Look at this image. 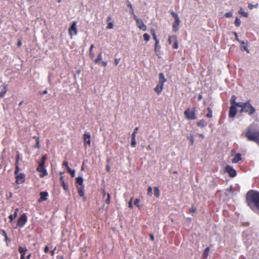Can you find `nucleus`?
<instances>
[{
    "instance_id": "nucleus-52",
    "label": "nucleus",
    "mask_w": 259,
    "mask_h": 259,
    "mask_svg": "<svg viewBox=\"0 0 259 259\" xmlns=\"http://www.w3.org/2000/svg\"><path fill=\"white\" fill-rule=\"evenodd\" d=\"M120 61V58H116L114 60V63L116 65H117Z\"/></svg>"
},
{
    "instance_id": "nucleus-37",
    "label": "nucleus",
    "mask_w": 259,
    "mask_h": 259,
    "mask_svg": "<svg viewBox=\"0 0 259 259\" xmlns=\"http://www.w3.org/2000/svg\"><path fill=\"white\" fill-rule=\"evenodd\" d=\"M143 38L145 41H148L150 39V36L148 33H145L143 35Z\"/></svg>"
},
{
    "instance_id": "nucleus-35",
    "label": "nucleus",
    "mask_w": 259,
    "mask_h": 259,
    "mask_svg": "<svg viewBox=\"0 0 259 259\" xmlns=\"http://www.w3.org/2000/svg\"><path fill=\"white\" fill-rule=\"evenodd\" d=\"M258 7V4H256L255 5H253L252 4H248V8L250 9V10H252L253 8H257Z\"/></svg>"
},
{
    "instance_id": "nucleus-40",
    "label": "nucleus",
    "mask_w": 259,
    "mask_h": 259,
    "mask_svg": "<svg viewBox=\"0 0 259 259\" xmlns=\"http://www.w3.org/2000/svg\"><path fill=\"white\" fill-rule=\"evenodd\" d=\"M110 201V195L109 193L107 194V199L105 200V202L107 204H109Z\"/></svg>"
},
{
    "instance_id": "nucleus-30",
    "label": "nucleus",
    "mask_w": 259,
    "mask_h": 259,
    "mask_svg": "<svg viewBox=\"0 0 259 259\" xmlns=\"http://www.w3.org/2000/svg\"><path fill=\"white\" fill-rule=\"evenodd\" d=\"M136 145V138H135V135H133V137H132L131 146L132 147H135Z\"/></svg>"
},
{
    "instance_id": "nucleus-48",
    "label": "nucleus",
    "mask_w": 259,
    "mask_h": 259,
    "mask_svg": "<svg viewBox=\"0 0 259 259\" xmlns=\"http://www.w3.org/2000/svg\"><path fill=\"white\" fill-rule=\"evenodd\" d=\"M36 144L35 147L37 148H39V141L38 138H36Z\"/></svg>"
},
{
    "instance_id": "nucleus-41",
    "label": "nucleus",
    "mask_w": 259,
    "mask_h": 259,
    "mask_svg": "<svg viewBox=\"0 0 259 259\" xmlns=\"http://www.w3.org/2000/svg\"><path fill=\"white\" fill-rule=\"evenodd\" d=\"M147 193L149 196L152 195V188L151 187H148Z\"/></svg>"
},
{
    "instance_id": "nucleus-47",
    "label": "nucleus",
    "mask_w": 259,
    "mask_h": 259,
    "mask_svg": "<svg viewBox=\"0 0 259 259\" xmlns=\"http://www.w3.org/2000/svg\"><path fill=\"white\" fill-rule=\"evenodd\" d=\"M46 159H47L46 156V155L44 156L41 158V162H40V163H42V164L45 165V162Z\"/></svg>"
},
{
    "instance_id": "nucleus-46",
    "label": "nucleus",
    "mask_w": 259,
    "mask_h": 259,
    "mask_svg": "<svg viewBox=\"0 0 259 259\" xmlns=\"http://www.w3.org/2000/svg\"><path fill=\"white\" fill-rule=\"evenodd\" d=\"M138 130H139V128L138 127H137L135 128L134 131L132 135V137H133V135H135V138H136V134L138 132Z\"/></svg>"
},
{
    "instance_id": "nucleus-15",
    "label": "nucleus",
    "mask_w": 259,
    "mask_h": 259,
    "mask_svg": "<svg viewBox=\"0 0 259 259\" xmlns=\"http://www.w3.org/2000/svg\"><path fill=\"white\" fill-rule=\"evenodd\" d=\"M19 252L21 254V257L20 259H24V257H25V253L26 251L27 250V248L26 247H22L21 246H19L18 248Z\"/></svg>"
},
{
    "instance_id": "nucleus-50",
    "label": "nucleus",
    "mask_w": 259,
    "mask_h": 259,
    "mask_svg": "<svg viewBox=\"0 0 259 259\" xmlns=\"http://www.w3.org/2000/svg\"><path fill=\"white\" fill-rule=\"evenodd\" d=\"M126 4L127 7H130V8H133L132 4L128 0H126Z\"/></svg>"
},
{
    "instance_id": "nucleus-25",
    "label": "nucleus",
    "mask_w": 259,
    "mask_h": 259,
    "mask_svg": "<svg viewBox=\"0 0 259 259\" xmlns=\"http://www.w3.org/2000/svg\"><path fill=\"white\" fill-rule=\"evenodd\" d=\"M102 52L100 53L97 57V58L95 60L94 62L96 64H99V62L102 60Z\"/></svg>"
},
{
    "instance_id": "nucleus-54",
    "label": "nucleus",
    "mask_w": 259,
    "mask_h": 259,
    "mask_svg": "<svg viewBox=\"0 0 259 259\" xmlns=\"http://www.w3.org/2000/svg\"><path fill=\"white\" fill-rule=\"evenodd\" d=\"M152 36H153V37L154 39L155 40V41H156V40H158L157 38V37H156V35L155 31H153V33L152 34Z\"/></svg>"
},
{
    "instance_id": "nucleus-24",
    "label": "nucleus",
    "mask_w": 259,
    "mask_h": 259,
    "mask_svg": "<svg viewBox=\"0 0 259 259\" xmlns=\"http://www.w3.org/2000/svg\"><path fill=\"white\" fill-rule=\"evenodd\" d=\"M60 182H61V185L62 186L63 189L65 190H68V187L67 185H66L65 184V183L64 180H63V177L62 176H61L60 177Z\"/></svg>"
},
{
    "instance_id": "nucleus-28",
    "label": "nucleus",
    "mask_w": 259,
    "mask_h": 259,
    "mask_svg": "<svg viewBox=\"0 0 259 259\" xmlns=\"http://www.w3.org/2000/svg\"><path fill=\"white\" fill-rule=\"evenodd\" d=\"M236 99V97L235 95H233L231 97V99H230V103L231 104V106H234V104L236 102V101H235Z\"/></svg>"
},
{
    "instance_id": "nucleus-64",
    "label": "nucleus",
    "mask_w": 259,
    "mask_h": 259,
    "mask_svg": "<svg viewBox=\"0 0 259 259\" xmlns=\"http://www.w3.org/2000/svg\"><path fill=\"white\" fill-rule=\"evenodd\" d=\"M22 45V42L20 40L18 41V43H17V46L20 47H21Z\"/></svg>"
},
{
    "instance_id": "nucleus-26",
    "label": "nucleus",
    "mask_w": 259,
    "mask_h": 259,
    "mask_svg": "<svg viewBox=\"0 0 259 259\" xmlns=\"http://www.w3.org/2000/svg\"><path fill=\"white\" fill-rule=\"evenodd\" d=\"M20 170L19 167V161H16L15 163V174L16 175L18 174L19 171Z\"/></svg>"
},
{
    "instance_id": "nucleus-7",
    "label": "nucleus",
    "mask_w": 259,
    "mask_h": 259,
    "mask_svg": "<svg viewBox=\"0 0 259 259\" xmlns=\"http://www.w3.org/2000/svg\"><path fill=\"white\" fill-rule=\"evenodd\" d=\"M37 170L38 171L40 172L39 175L40 177L42 178L45 176H47L48 173L47 169L45 167V165L42 164V163H39Z\"/></svg>"
},
{
    "instance_id": "nucleus-4",
    "label": "nucleus",
    "mask_w": 259,
    "mask_h": 259,
    "mask_svg": "<svg viewBox=\"0 0 259 259\" xmlns=\"http://www.w3.org/2000/svg\"><path fill=\"white\" fill-rule=\"evenodd\" d=\"M196 109L195 108H193L191 110L189 108H187L184 111V115L185 117L189 120H194L197 118V117L195 115Z\"/></svg>"
},
{
    "instance_id": "nucleus-20",
    "label": "nucleus",
    "mask_w": 259,
    "mask_h": 259,
    "mask_svg": "<svg viewBox=\"0 0 259 259\" xmlns=\"http://www.w3.org/2000/svg\"><path fill=\"white\" fill-rule=\"evenodd\" d=\"M7 90L5 85H2L0 87V97L2 98L6 93Z\"/></svg>"
},
{
    "instance_id": "nucleus-16",
    "label": "nucleus",
    "mask_w": 259,
    "mask_h": 259,
    "mask_svg": "<svg viewBox=\"0 0 259 259\" xmlns=\"http://www.w3.org/2000/svg\"><path fill=\"white\" fill-rule=\"evenodd\" d=\"M180 23V20L179 19L175 20V21L172 23V30L175 32H177L178 29L179 27L178 26L179 25V24Z\"/></svg>"
},
{
    "instance_id": "nucleus-45",
    "label": "nucleus",
    "mask_w": 259,
    "mask_h": 259,
    "mask_svg": "<svg viewBox=\"0 0 259 259\" xmlns=\"http://www.w3.org/2000/svg\"><path fill=\"white\" fill-rule=\"evenodd\" d=\"M158 44H159V40H156V41H155V51H156L157 49H159L160 48V46L158 45Z\"/></svg>"
},
{
    "instance_id": "nucleus-2",
    "label": "nucleus",
    "mask_w": 259,
    "mask_h": 259,
    "mask_svg": "<svg viewBox=\"0 0 259 259\" xmlns=\"http://www.w3.org/2000/svg\"><path fill=\"white\" fill-rule=\"evenodd\" d=\"M245 137L248 141H253L259 146V130L248 126L245 133Z\"/></svg>"
},
{
    "instance_id": "nucleus-29",
    "label": "nucleus",
    "mask_w": 259,
    "mask_h": 259,
    "mask_svg": "<svg viewBox=\"0 0 259 259\" xmlns=\"http://www.w3.org/2000/svg\"><path fill=\"white\" fill-rule=\"evenodd\" d=\"M207 110L208 111V113L206 114V117L208 118H211L212 116V111L210 107L207 108Z\"/></svg>"
},
{
    "instance_id": "nucleus-59",
    "label": "nucleus",
    "mask_w": 259,
    "mask_h": 259,
    "mask_svg": "<svg viewBox=\"0 0 259 259\" xmlns=\"http://www.w3.org/2000/svg\"><path fill=\"white\" fill-rule=\"evenodd\" d=\"M3 234L4 236H5V239H7L8 236H7L6 232L5 231H3Z\"/></svg>"
},
{
    "instance_id": "nucleus-34",
    "label": "nucleus",
    "mask_w": 259,
    "mask_h": 259,
    "mask_svg": "<svg viewBox=\"0 0 259 259\" xmlns=\"http://www.w3.org/2000/svg\"><path fill=\"white\" fill-rule=\"evenodd\" d=\"M245 103L243 102H235L234 104V106L236 108V107H240L242 108V106H243Z\"/></svg>"
},
{
    "instance_id": "nucleus-8",
    "label": "nucleus",
    "mask_w": 259,
    "mask_h": 259,
    "mask_svg": "<svg viewBox=\"0 0 259 259\" xmlns=\"http://www.w3.org/2000/svg\"><path fill=\"white\" fill-rule=\"evenodd\" d=\"M225 171L228 173L231 177H234L236 176V171L232 166L229 165L226 166Z\"/></svg>"
},
{
    "instance_id": "nucleus-33",
    "label": "nucleus",
    "mask_w": 259,
    "mask_h": 259,
    "mask_svg": "<svg viewBox=\"0 0 259 259\" xmlns=\"http://www.w3.org/2000/svg\"><path fill=\"white\" fill-rule=\"evenodd\" d=\"M177 37L175 36H170L168 39V42L169 44H171L172 41H175Z\"/></svg>"
},
{
    "instance_id": "nucleus-55",
    "label": "nucleus",
    "mask_w": 259,
    "mask_h": 259,
    "mask_svg": "<svg viewBox=\"0 0 259 259\" xmlns=\"http://www.w3.org/2000/svg\"><path fill=\"white\" fill-rule=\"evenodd\" d=\"M49 248L48 246H46L44 248V252L47 253L48 252Z\"/></svg>"
},
{
    "instance_id": "nucleus-9",
    "label": "nucleus",
    "mask_w": 259,
    "mask_h": 259,
    "mask_svg": "<svg viewBox=\"0 0 259 259\" xmlns=\"http://www.w3.org/2000/svg\"><path fill=\"white\" fill-rule=\"evenodd\" d=\"M72 32H73L74 35H76L77 33L76 22L75 21H73L72 22L71 26L69 29V33L71 36L72 35Z\"/></svg>"
},
{
    "instance_id": "nucleus-61",
    "label": "nucleus",
    "mask_w": 259,
    "mask_h": 259,
    "mask_svg": "<svg viewBox=\"0 0 259 259\" xmlns=\"http://www.w3.org/2000/svg\"><path fill=\"white\" fill-rule=\"evenodd\" d=\"M9 219L11 220V221H12L15 218H14V215L11 214L9 216Z\"/></svg>"
},
{
    "instance_id": "nucleus-51",
    "label": "nucleus",
    "mask_w": 259,
    "mask_h": 259,
    "mask_svg": "<svg viewBox=\"0 0 259 259\" xmlns=\"http://www.w3.org/2000/svg\"><path fill=\"white\" fill-rule=\"evenodd\" d=\"M225 16L227 18H229V17H232V13L231 12H227L225 14Z\"/></svg>"
},
{
    "instance_id": "nucleus-18",
    "label": "nucleus",
    "mask_w": 259,
    "mask_h": 259,
    "mask_svg": "<svg viewBox=\"0 0 259 259\" xmlns=\"http://www.w3.org/2000/svg\"><path fill=\"white\" fill-rule=\"evenodd\" d=\"M163 86L164 85L163 84H160L158 83V84L156 86V87L154 89V91L157 94L159 95L161 93V92L163 90Z\"/></svg>"
},
{
    "instance_id": "nucleus-17",
    "label": "nucleus",
    "mask_w": 259,
    "mask_h": 259,
    "mask_svg": "<svg viewBox=\"0 0 259 259\" xmlns=\"http://www.w3.org/2000/svg\"><path fill=\"white\" fill-rule=\"evenodd\" d=\"M159 76V81L158 83L160 84H163L164 85V83L166 81V79L164 77V75L163 73H160L158 75Z\"/></svg>"
},
{
    "instance_id": "nucleus-63",
    "label": "nucleus",
    "mask_w": 259,
    "mask_h": 259,
    "mask_svg": "<svg viewBox=\"0 0 259 259\" xmlns=\"http://www.w3.org/2000/svg\"><path fill=\"white\" fill-rule=\"evenodd\" d=\"M243 49H244V50L245 51H246L247 53H249V50H248V49H247V47H246V46H244V47H243Z\"/></svg>"
},
{
    "instance_id": "nucleus-3",
    "label": "nucleus",
    "mask_w": 259,
    "mask_h": 259,
    "mask_svg": "<svg viewBox=\"0 0 259 259\" xmlns=\"http://www.w3.org/2000/svg\"><path fill=\"white\" fill-rule=\"evenodd\" d=\"M241 113L246 112L248 113V115L251 116L255 112V108L251 105L249 102H245L242 106V108L240 110Z\"/></svg>"
},
{
    "instance_id": "nucleus-39",
    "label": "nucleus",
    "mask_w": 259,
    "mask_h": 259,
    "mask_svg": "<svg viewBox=\"0 0 259 259\" xmlns=\"http://www.w3.org/2000/svg\"><path fill=\"white\" fill-rule=\"evenodd\" d=\"M239 13L243 16L247 17L248 16V13L243 11L242 9H241L239 11Z\"/></svg>"
},
{
    "instance_id": "nucleus-38",
    "label": "nucleus",
    "mask_w": 259,
    "mask_h": 259,
    "mask_svg": "<svg viewBox=\"0 0 259 259\" xmlns=\"http://www.w3.org/2000/svg\"><path fill=\"white\" fill-rule=\"evenodd\" d=\"M241 24V21L239 19H238L237 17L236 18L235 20V24L236 26L238 27L240 26Z\"/></svg>"
},
{
    "instance_id": "nucleus-32",
    "label": "nucleus",
    "mask_w": 259,
    "mask_h": 259,
    "mask_svg": "<svg viewBox=\"0 0 259 259\" xmlns=\"http://www.w3.org/2000/svg\"><path fill=\"white\" fill-rule=\"evenodd\" d=\"M209 247H207L203 252V256L204 257H206L208 254L209 251Z\"/></svg>"
},
{
    "instance_id": "nucleus-19",
    "label": "nucleus",
    "mask_w": 259,
    "mask_h": 259,
    "mask_svg": "<svg viewBox=\"0 0 259 259\" xmlns=\"http://www.w3.org/2000/svg\"><path fill=\"white\" fill-rule=\"evenodd\" d=\"M241 160V155L240 153H237L235 155L233 159H232V162L234 163H238Z\"/></svg>"
},
{
    "instance_id": "nucleus-53",
    "label": "nucleus",
    "mask_w": 259,
    "mask_h": 259,
    "mask_svg": "<svg viewBox=\"0 0 259 259\" xmlns=\"http://www.w3.org/2000/svg\"><path fill=\"white\" fill-rule=\"evenodd\" d=\"M128 206L130 207V208H133V202H132V198L131 199V200L129 201L128 202Z\"/></svg>"
},
{
    "instance_id": "nucleus-57",
    "label": "nucleus",
    "mask_w": 259,
    "mask_h": 259,
    "mask_svg": "<svg viewBox=\"0 0 259 259\" xmlns=\"http://www.w3.org/2000/svg\"><path fill=\"white\" fill-rule=\"evenodd\" d=\"M18 211V208H16L15 209V212L14 213V218H16L17 217V211Z\"/></svg>"
},
{
    "instance_id": "nucleus-31",
    "label": "nucleus",
    "mask_w": 259,
    "mask_h": 259,
    "mask_svg": "<svg viewBox=\"0 0 259 259\" xmlns=\"http://www.w3.org/2000/svg\"><path fill=\"white\" fill-rule=\"evenodd\" d=\"M94 45H92L91 46V47H90V48L89 55H90V57H91V58H93L94 57V53H93V51H92V50H93V49L94 48Z\"/></svg>"
},
{
    "instance_id": "nucleus-56",
    "label": "nucleus",
    "mask_w": 259,
    "mask_h": 259,
    "mask_svg": "<svg viewBox=\"0 0 259 259\" xmlns=\"http://www.w3.org/2000/svg\"><path fill=\"white\" fill-rule=\"evenodd\" d=\"M19 160H20L19 153V152H18L17 156H16V161H19Z\"/></svg>"
},
{
    "instance_id": "nucleus-5",
    "label": "nucleus",
    "mask_w": 259,
    "mask_h": 259,
    "mask_svg": "<svg viewBox=\"0 0 259 259\" xmlns=\"http://www.w3.org/2000/svg\"><path fill=\"white\" fill-rule=\"evenodd\" d=\"M27 220V216L25 213H23L18 219L17 222V226L19 227L22 228L26 224Z\"/></svg>"
},
{
    "instance_id": "nucleus-44",
    "label": "nucleus",
    "mask_w": 259,
    "mask_h": 259,
    "mask_svg": "<svg viewBox=\"0 0 259 259\" xmlns=\"http://www.w3.org/2000/svg\"><path fill=\"white\" fill-rule=\"evenodd\" d=\"M172 47L175 49H177L178 48V43L177 38L174 41V44Z\"/></svg>"
},
{
    "instance_id": "nucleus-6",
    "label": "nucleus",
    "mask_w": 259,
    "mask_h": 259,
    "mask_svg": "<svg viewBox=\"0 0 259 259\" xmlns=\"http://www.w3.org/2000/svg\"><path fill=\"white\" fill-rule=\"evenodd\" d=\"M83 142L85 145L91 146V134L90 132L85 131L83 135Z\"/></svg>"
},
{
    "instance_id": "nucleus-12",
    "label": "nucleus",
    "mask_w": 259,
    "mask_h": 259,
    "mask_svg": "<svg viewBox=\"0 0 259 259\" xmlns=\"http://www.w3.org/2000/svg\"><path fill=\"white\" fill-rule=\"evenodd\" d=\"M236 113L237 110L235 106H231L229 109V117L231 118H234L236 116Z\"/></svg>"
},
{
    "instance_id": "nucleus-49",
    "label": "nucleus",
    "mask_w": 259,
    "mask_h": 259,
    "mask_svg": "<svg viewBox=\"0 0 259 259\" xmlns=\"http://www.w3.org/2000/svg\"><path fill=\"white\" fill-rule=\"evenodd\" d=\"M113 24L112 23L110 22L108 24L107 28L112 29V28H113Z\"/></svg>"
},
{
    "instance_id": "nucleus-43",
    "label": "nucleus",
    "mask_w": 259,
    "mask_h": 259,
    "mask_svg": "<svg viewBox=\"0 0 259 259\" xmlns=\"http://www.w3.org/2000/svg\"><path fill=\"white\" fill-rule=\"evenodd\" d=\"M139 202L140 200L139 199H136L134 201V204L139 208L140 207L139 205Z\"/></svg>"
},
{
    "instance_id": "nucleus-11",
    "label": "nucleus",
    "mask_w": 259,
    "mask_h": 259,
    "mask_svg": "<svg viewBox=\"0 0 259 259\" xmlns=\"http://www.w3.org/2000/svg\"><path fill=\"white\" fill-rule=\"evenodd\" d=\"M137 26L138 28H139L140 29L146 31L147 30V26L146 25L143 23L142 19H137Z\"/></svg>"
},
{
    "instance_id": "nucleus-21",
    "label": "nucleus",
    "mask_w": 259,
    "mask_h": 259,
    "mask_svg": "<svg viewBox=\"0 0 259 259\" xmlns=\"http://www.w3.org/2000/svg\"><path fill=\"white\" fill-rule=\"evenodd\" d=\"M83 182V180L82 176H79L76 178V183L78 184V186H84Z\"/></svg>"
},
{
    "instance_id": "nucleus-23",
    "label": "nucleus",
    "mask_w": 259,
    "mask_h": 259,
    "mask_svg": "<svg viewBox=\"0 0 259 259\" xmlns=\"http://www.w3.org/2000/svg\"><path fill=\"white\" fill-rule=\"evenodd\" d=\"M207 125V122L204 120L202 119L197 122V126L199 127H205Z\"/></svg>"
},
{
    "instance_id": "nucleus-27",
    "label": "nucleus",
    "mask_w": 259,
    "mask_h": 259,
    "mask_svg": "<svg viewBox=\"0 0 259 259\" xmlns=\"http://www.w3.org/2000/svg\"><path fill=\"white\" fill-rule=\"evenodd\" d=\"M154 194L157 198H158L159 196L160 192L158 187H155Z\"/></svg>"
},
{
    "instance_id": "nucleus-22",
    "label": "nucleus",
    "mask_w": 259,
    "mask_h": 259,
    "mask_svg": "<svg viewBox=\"0 0 259 259\" xmlns=\"http://www.w3.org/2000/svg\"><path fill=\"white\" fill-rule=\"evenodd\" d=\"M77 187L79 195L80 197H83L84 195V186H77Z\"/></svg>"
},
{
    "instance_id": "nucleus-62",
    "label": "nucleus",
    "mask_w": 259,
    "mask_h": 259,
    "mask_svg": "<svg viewBox=\"0 0 259 259\" xmlns=\"http://www.w3.org/2000/svg\"><path fill=\"white\" fill-rule=\"evenodd\" d=\"M110 166L109 165H107L106 166V170L108 171V172H109L110 171Z\"/></svg>"
},
{
    "instance_id": "nucleus-14",
    "label": "nucleus",
    "mask_w": 259,
    "mask_h": 259,
    "mask_svg": "<svg viewBox=\"0 0 259 259\" xmlns=\"http://www.w3.org/2000/svg\"><path fill=\"white\" fill-rule=\"evenodd\" d=\"M48 196V193L46 191L41 192L40 193V198L38 199L39 202L46 200Z\"/></svg>"
},
{
    "instance_id": "nucleus-60",
    "label": "nucleus",
    "mask_w": 259,
    "mask_h": 259,
    "mask_svg": "<svg viewBox=\"0 0 259 259\" xmlns=\"http://www.w3.org/2000/svg\"><path fill=\"white\" fill-rule=\"evenodd\" d=\"M101 63L104 67H106L107 65V62L106 61H102Z\"/></svg>"
},
{
    "instance_id": "nucleus-10",
    "label": "nucleus",
    "mask_w": 259,
    "mask_h": 259,
    "mask_svg": "<svg viewBox=\"0 0 259 259\" xmlns=\"http://www.w3.org/2000/svg\"><path fill=\"white\" fill-rule=\"evenodd\" d=\"M16 183L18 184H20L23 183L25 181V175L23 173H20L19 174H16Z\"/></svg>"
},
{
    "instance_id": "nucleus-42",
    "label": "nucleus",
    "mask_w": 259,
    "mask_h": 259,
    "mask_svg": "<svg viewBox=\"0 0 259 259\" xmlns=\"http://www.w3.org/2000/svg\"><path fill=\"white\" fill-rule=\"evenodd\" d=\"M188 139L190 141L191 144L193 145L194 142V139L192 136H189L187 137Z\"/></svg>"
},
{
    "instance_id": "nucleus-58",
    "label": "nucleus",
    "mask_w": 259,
    "mask_h": 259,
    "mask_svg": "<svg viewBox=\"0 0 259 259\" xmlns=\"http://www.w3.org/2000/svg\"><path fill=\"white\" fill-rule=\"evenodd\" d=\"M129 13L130 14L133 15L134 14V10H133V8H130V11Z\"/></svg>"
},
{
    "instance_id": "nucleus-36",
    "label": "nucleus",
    "mask_w": 259,
    "mask_h": 259,
    "mask_svg": "<svg viewBox=\"0 0 259 259\" xmlns=\"http://www.w3.org/2000/svg\"><path fill=\"white\" fill-rule=\"evenodd\" d=\"M171 16L175 18V20H177V19H179L180 18L178 16V15L174 11H171V13H170Z\"/></svg>"
},
{
    "instance_id": "nucleus-1",
    "label": "nucleus",
    "mask_w": 259,
    "mask_h": 259,
    "mask_svg": "<svg viewBox=\"0 0 259 259\" xmlns=\"http://www.w3.org/2000/svg\"><path fill=\"white\" fill-rule=\"evenodd\" d=\"M246 201L251 208L256 207L259 209V192L250 190L246 195Z\"/></svg>"
},
{
    "instance_id": "nucleus-13",
    "label": "nucleus",
    "mask_w": 259,
    "mask_h": 259,
    "mask_svg": "<svg viewBox=\"0 0 259 259\" xmlns=\"http://www.w3.org/2000/svg\"><path fill=\"white\" fill-rule=\"evenodd\" d=\"M63 165L65 166L67 169L68 172L70 173L72 177H74L75 171V170H72L69 166H68V162L67 161H64L63 163Z\"/></svg>"
}]
</instances>
